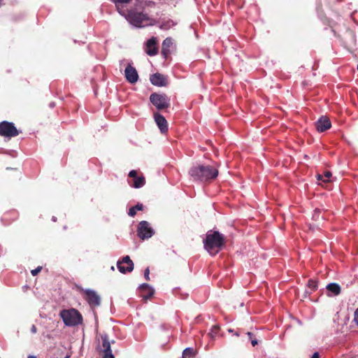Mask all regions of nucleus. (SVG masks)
Listing matches in <instances>:
<instances>
[{
  "instance_id": "393cba45",
  "label": "nucleus",
  "mask_w": 358,
  "mask_h": 358,
  "mask_svg": "<svg viewBox=\"0 0 358 358\" xmlns=\"http://www.w3.org/2000/svg\"><path fill=\"white\" fill-rule=\"evenodd\" d=\"M247 335L248 338L251 341V343L253 346H255L258 344V341L256 338H253V334L251 332H248Z\"/></svg>"
},
{
  "instance_id": "b1692460",
  "label": "nucleus",
  "mask_w": 358,
  "mask_h": 358,
  "mask_svg": "<svg viewBox=\"0 0 358 358\" xmlns=\"http://www.w3.org/2000/svg\"><path fill=\"white\" fill-rule=\"evenodd\" d=\"M308 286L312 291H315L317 287V284L316 281L310 279L308 282Z\"/></svg>"
},
{
  "instance_id": "6e6552de",
  "label": "nucleus",
  "mask_w": 358,
  "mask_h": 358,
  "mask_svg": "<svg viewBox=\"0 0 358 358\" xmlns=\"http://www.w3.org/2000/svg\"><path fill=\"white\" fill-rule=\"evenodd\" d=\"M128 18L130 22L136 27L143 26V22L148 20V17L145 14L132 10L129 12Z\"/></svg>"
},
{
  "instance_id": "cd10ccee",
  "label": "nucleus",
  "mask_w": 358,
  "mask_h": 358,
  "mask_svg": "<svg viewBox=\"0 0 358 358\" xmlns=\"http://www.w3.org/2000/svg\"><path fill=\"white\" fill-rule=\"evenodd\" d=\"M137 175H138V173H137V171L136 170H131L129 173V177L133 178L134 179H136L137 177H138Z\"/></svg>"
},
{
  "instance_id": "dca6fc26",
  "label": "nucleus",
  "mask_w": 358,
  "mask_h": 358,
  "mask_svg": "<svg viewBox=\"0 0 358 358\" xmlns=\"http://www.w3.org/2000/svg\"><path fill=\"white\" fill-rule=\"evenodd\" d=\"M140 289L144 293L143 294L142 297L145 300L150 299L155 292L154 289L148 284L146 283L141 285L140 286Z\"/></svg>"
},
{
  "instance_id": "c85d7f7f",
  "label": "nucleus",
  "mask_w": 358,
  "mask_h": 358,
  "mask_svg": "<svg viewBox=\"0 0 358 358\" xmlns=\"http://www.w3.org/2000/svg\"><path fill=\"white\" fill-rule=\"evenodd\" d=\"M354 322L358 327V308L355 310L354 313Z\"/></svg>"
},
{
  "instance_id": "2f4dec72",
  "label": "nucleus",
  "mask_w": 358,
  "mask_h": 358,
  "mask_svg": "<svg viewBox=\"0 0 358 358\" xmlns=\"http://www.w3.org/2000/svg\"><path fill=\"white\" fill-rule=\"evenodd\" d=\"M310 358H320V355L318 352H315Z\"/></svg>"
},
{
  "instance_id": "412c9836",
  "label": "nucleus",
  "mask_w": 358,
  "mask_h": 358,
  "mask_svg": "<svg viewBox=\"0 0 358 358\" xmlns=\"http://www.w3.org/2000/svg\"><path fill=\"white\" fill-rule=\"evenodd\" d=\"M143 209V204L138 203L137 205L129 208L128 215L131 217H134L136 214L137 210H142Z\"/></svg>"
},
{
  "instance_id": "5701e85b",
  "label": "nucleus",
  "mask_w": 358,
  "mask_h": 358,
  "mask_svg": "<svg viewBox=\"0 0 358 358\" xmlns=\"http://www.w3.org/2000/svg\"><path fill=\"white\" fill-rule=\"evenodd\" d=\"M331 175L330 171H325L324 175H318L317 179L324 182H329Z\"/></svg>"
},
{
  "instance_id": "f8f14e48",
  "label": "nucleus",
  "mask_w": 358,
  "mask_h": 358,
  "mask_svg": "<svg viewBox=\"0 0 358 358\" xmlns=\"http://www.w3.org/2000/svg\"><path fill=\"white\" fill-rule=\"evenodd\" d=\"M155 121L162 134L168 131V123L165 117L160 113L156 112L154 113Z\"/></svg>"
},
{
  "instance_id": "0eeeda50",
  "label": "nucleus",
  "mask_w": 358,
  "mask_h": 358,
  "mask_svg": "<svg viewBox=\"0 0 358 358\" xmlns=\"http://www.w3.org/2000/svg\"><path fill=\"white\" fill-rule=\"evenodd\" d=\"M101 344L99 346V350L103 354L102 358H115L110 348V342L107 334L100 336Z\"/></svg>"
},
{
  "instance_id": "4468645a",
  "label": "nucleus",
  "mask_w": 358,
  "mask_h": 358,
  "mask_svg": "<svg viewBox=\"0 0 358 358\" xmlns=\"http://www.w3.org/2000/svg\"><path fill=\"white\" fill-rule=\"evenodd\" d=\"M150 80L153 85L158 87H164L167 85L166 78L159 73L151 75Z\"/></svg>"
},
{
  "instance_id": "f3484780",
  "label": "nucleus",
  "mask_w": 358,
  "mask_h": 358,
  "mask_svg": "<svg viewBox=\"0 0 358 358\" xmlns=\"http://www.w3.org/2000/svg\"><path fill=\"white\" fill-rule=\"evenodd\" d=\"M172 45L173 42L171 38H167L163 41L161 52L164 58H167L170 55V48L172 46Z\"/></svg>"
},
{
  "instance_id": "9b49d317",
  "label": "nucleus",
  "mask_w": 358,
  "mask_h": 358,
  "mask_svg": "<svg viewBox=\"0 0 358 358\" xmlns=\"http://www.w3.org/2000/svg\"><path fill=\"white\" fill-rule=\"evenodd\" d=\"M315 127L319 132H324L331 127L330 119L327 116H321L315 122Z\"/></svg>"
},
{
  "instance_id": "c9c22d12",
  "label": "nucleus",
  "mask_w": 358,
  "mask_h": 358,
  "mask_svg": "<svg viewBox=\"0 0 358 358\" xmlns=\"http://www.w3.org/2000/svg\"><path fill=\"white\" fill-rule=\"evenodd\" d=\"M229 332H233L234 331L232 329H229Z\"/></svg>"
},
{
  "instance_id": "f257e3e1",
  "label": "nucleus",
  "mask_w": 358,
  "mask_h": 358,
  "mask_svg": "<svg viewBox=\"0 0 358 358\" xmlns=\"http://www.w3.org/2000/svg\"><path fill=\"white\" fill-rule=\"evenodd\" d=\"M204 248L209 252L215 250L213 255L217 253L225 244L224 236L217 231L210 230L203 241Z\"/></svg>"
},
{
  "instance_id": "a211bd4d",
  "label": "nucleus",
  "mask_w": 358,
  "mask_h": 358,
  "mask_svg": "<svg viewBox=\"0 0 358 358\" xmlns=\"http://www.w3.org/2000/svg\"><path fill=\"white\" fill-rule=\"evenodd\" d=\"M328 292H331L334 295L337 296L341 293V287L337 283H330L327 286Z\"/></svg>"
},
{
  "instance_id": "9d476101",
  "label": "nucleus",
  "mask_w": 358,
  "mask_h": 358,
  "mask_svg": "<svg viewBox=\"0 0 358 358\" xmlns=\"http://www.w3.org/2000/svg\"><path fill=\"white\" fill-rule=\"evenodd\" d=\"M85 299L88 302L90 306L95 307L100 305V297L99 296L92 290H85Z\"/></svg>"
},
{
  "instance_id": "423d86ee",
  "label": "nucleus",
  "mask_w": 358,
  "mask_h": 358,
  "mask_svg": "<svg viewBox=\"0 0 358 358\" xmlns=\"http://www.w3.org/2000/svg\"><path fill=\"white\" fill-rule=\"evenodd\" d=\"M155 234L153 229L147 221H141L138 224L137 235L141 240L151 238Z\"/></svg>"
},
{
  "instance_id": "aec40b11",
  "label": "nucleus",
  "mask_w": 358,
  "mask_h": 358,
  "mask_svg": "<svg viewBox=\"0 0 358 358\" xmlns=\"http://www.w3.org/2000/svg\"><path fill=\"white\" fill-rule=\"evenodd\" d=\"M145 184V178L143 176L137 177L134 180L133 187L134 188H140L144 186Z\"/></svg>"
},
{
  "instance_id": "c756f323",
  "label": "nucleus",
  "mask_w": 358,
  "mask_h": 358,
  "mask_svg": "<svg viewBox=\"0 0 358 358\" xmlns=\"http://www.w3.org/2000/svg\"><path fill=\"white\" fill-rule=\"evenodd\" d=\"M149 274H150V269H149V268H147L144 271V277L146 279V280H150Z\"/></svg>"
},
{
  "instance_id": "7ed1b4c3",
  "label": "nucleus",
  "mask_w": 358,
  "mask_h": 358,
  "mask_svg": "<svg viewBox=\"0 0 358 358\" xmlns=\"http://www.w3.org/2000/svg\"><path fill=\"white\" fill-rule=\"evenodd\" d=\"M60 316L64 323L69 327H73L82 323L83 317L78 310L74 308L63 310Z\"/></svg>"
},
{
  "instance_id": "f03ea898",
  "label": "nucleus",
  "mask_w": 358,
  "mask_h": 358,
  "mask_svg": "<svg viewBox=\"0 0 358 358\" xmlns=\"http://www.w3.org/2000/svg\"><path fill=\"white\" fill-rule=\"evenodd\" d=\"M191 176L201 181H208L216 178L218 175L217 169L211 166L199 165L189 171Z\"/></svg>"
},
{
  "instance_id": "ddd939ff",
  "label": "nucleus",
  "mask_w": 358,
  "mask_h": 358,
  "mask_svg": "<svg viewBox=\"0 0 358 358\" xmlns=\"http://www.w3.org/2000/svg\"><path fill=\"white\" fill-rule=\"evenodd\" d=\"M124 74L127 80L131 84L136 83L138 79L137 71L131 65L126 67Z\"/></svg>"
},
{
  "instance_id": "e433bc0d",
  "label": "nucleus",
  "mask_w": 358,
  "mask_h": 358,
  "mask_svg": "<svg viewBox=\"0 0 358 358\" xmlns=\"http://www.w3.org/2000/svg\"><path fill=\"white\" fill-rule=\"evenodd\" d=\"M65 358H70V356H66Z\"/></svg>"
},
{
  "instance_id": "4be33fe9",
  "label": "nucleus",
  "mask_w": 358,
  "mask_h": 358,
  "mask_svg": "<svg viewBox=\"0 0 358 358\" xmlns=\"http://www.w3.org/2000/svg\"><path fill=\"white\" fill-rule=\"evenodd\" d=\"M220 330V327L219 325H213L212 328L210 329V331L208 334V335L212 338H214L218 334Z\"/></svg>"
},
{
  "instance_id": "4c0bfd02",
  "label": "nucleus",
  "mask_w": 358,
  "mask_h": 358,
  "mask_svg": "<svg viewBox=\"0 0 358 358\" xmlns=\"http://www.w3.org/2000/svg\"><path fill=\"white\" fill-rule=\"evenodd\" d=\"M357 70H358V64H357Z\"/></svg>"
},
{
  "instance_id": "20e7f679",
  "label": "nucleus",
  "mask_w": 358,
  "mask_h": 358,
  "mask_svg": "<svg viewBox=\"0 0 358 358\" xmlns=\"http://www.w3.org/2000/svg\"><path fill=\"white\" fill-rule=\"evenodd\" d=\"M150 101L159 110L166 109L170 106V99L165 94L154 92L150 96Z\"/></svg>"
},
{
  "instance_id": "39448f33",
  "label": "nucleus",
  "mask_w": 358,
  "mask_h": 358,
  "mask_svg": "<svg viewBox=\"0 0 358 358\" xmlns=\"http://www.w3.org/2000/svg\"><path fill=\"white\" fill-rule=\"evenodd\" d=\"M20 131L17 129L15 124L8 121L0 122V136L9 139L18 136Z\"/></svg>"
},
{
  "instance_id": "2eb2a0df",
  "label": "nucleus",
  "mask_w": 358,
  "mask_h": 358,
  "mask_svg": "<svg viewBox=\"0 0 358 358\" xmlns=\"http://www.w3.org/2000/svg\"><path fill=\"white\" fill-rule=\"evenodd\" d=\"M157 40L155 37H152L146 43L145 52L150 56H154L157 54Z\"/></svg>"
},
{
  "instance_id": "1a4fd4ad",
  "label": "nucleus",
  "mask_w": 358,
  "mask_h": 358,
  "mask_svg": "<svg viewBox=\"0 0 358 358\" xmlns=\"http://www.w3.org/2000/svg\"><path fill=\"white\" fill-rule=\"evenodd\" d=\"M117 266L120 272L126 273L131 272L134 269V263L129 256L124 257L122 261H119Z\"/></svg>"
},
{
  "instance_id": "473e14b6",
  "label": "nucleus",
  "mask_w": 358,
  "mask_h": 358,
  "mask_svg": "<svg viewBox=\"0 0 358 358\" xmlns=\"http://www.w3.org/2000/svg\"><path fill=\"white\" fill-rule=\"evenodd\" d=\"M320 210L318 209H316L315 210V214L313 215V217H315L317 216V217H318V213H319Z\"/></svg>"
},
{
  "instance_id": "a878e982",
  "label": "nucleus",
  "mask_w": 358,
  "mask_h": 358,
  "mask_svg": "<svg viewBox=\"0 0 358 358\" xmlns=\"http://www.w3.org/2000/svg\"><path fill=\"white\" fill-rule=\"evenodd\" d=\"M115 3V6L117 9H120V3H127L131 0H111Z\"/></svg>"
},
{
  "instance_id": "bb28decb",
  "label": "nucleus",
  "mask_w": 358,
  "mask_h": 358,
  "mask_svg": "<svg viewBox=\"0 0 358 358\" xmlns=\"http://www.w3.org/2000/svg\"><path fill=\"white\" fill-rule=\"evenodd\" d=\"M41 270L42 267L38 266L36 268L31 270V273L33 276H36L41 272Z\"/></svg>"
},
{
  "instance_id": "7c9ffc66",
  "label": "nucleus",
  "mask_w": 358,
  "mask_h": 358,
  "mask_svg": "<svg viewBox=\"0 0 358 358\" xmlns=\"http://www.w3.org/2000/svg\"><path fill=\"white\" fill-rule=\"evenodd\" d=\"M31 332L33 334H36L37 332V328L34 324H33L31 327Z\"/></svg>"
},
{
  "instance_id": "6ab92c4d",
  "label": "nucleus",
  "mask_w": 358,
  "mask_h": 358,
  "mask_svg": "<svg viewBox=\"0 0 358 358\" xmlns=\"http://www.w3.org/2000/svg\"><path fill=\"white\" fill-rule=\"evenodd\" d=\"M196 354V350L194 348H185L182 355V358H194Z\"/></svg>"
},
{
  "instance_id": "f704fd0d",
  "label": "nucleus",
  "mask_w": 358,
  "mask_h": 358,
  "mask_svg": "<svg viewBox=\"0 0 358 358\" xmlns=\"http://www.w3.org/2000/svg\"><path fill=\"white\" fill-rule=\"evenodd\" d=\"M235 335L239 336L240 334L238 332H236Z\"/></svg>"
},
{
  "instance_id": "72a5a7b5",
  "label": "nucleus",
  "mask_w": 358,
  "mask_h": 358,
  "mask_svg": "<svg viewBox=\"0 0 358 358\" xmlns=\"http://www.w3.org/2000/svg\"><path fill=\"white\" fill-rule=\"evenodd\" d=\"M27 358H36L34 355H29Z\"/></svg>"
}]
</instances>
